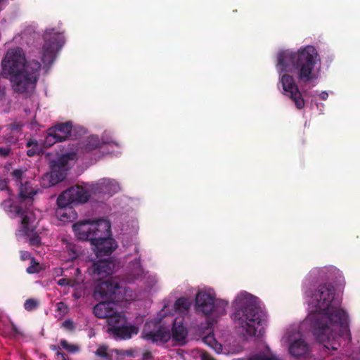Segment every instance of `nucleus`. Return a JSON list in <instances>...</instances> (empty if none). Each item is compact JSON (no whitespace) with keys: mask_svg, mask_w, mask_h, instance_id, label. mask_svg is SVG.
<instances>
[{"mask_svg":"<svg viewBox=\"0 0 360 360\" xmlns=\"http://www.w3.org/2000/svg\"><path fill=\"white\" fill-rule=\"evenodd\" d=\"M340 304L335 287L330 283L320 284L309 300L310 307L317 313L309 316L313 333L326 348L333 350L340 345L339 338L349 342L352 340L348 315Z\"/></svg>","mask_w":360,"mask_h":360,"instance_id":"nucleus-1","label":"nucleus"},{"mask_svg":"<svg viewBox=\"0 0 360 360\" xmlns=\"http://www.w3.org/2000/svg\"><path fill=\"white\" fill-rule=\"evenodd\" d=\"M1 65L14 92L25 97L31 96L39 79L40 62L36 59H26L23 50L17 47L8 49Z\"/></svg>","mask_w":360,"mask_h":360,"instance_id":"nucleus-2","label":"nucleus"},{"mask_svg":"<svg viewBox=\"0 0 360 360\" xmlns=\"http://www.w3.org/2000/svg\"><path fill=\"white\" fill-rule=\"evenodd\" d=\"M319 54L313 46H306L297 51H281L277 56V68L280 72L294 74L300 83H307L316 78L314 70Z\"/></svg>","mask_w":360,"mask_h":360,"instance_id":"nucleus-3","label":"nucleus"},{"mask_svg":"<svg viewBox=\"0 0 360 360\" xmlns=\"http://www.w3.org/2000/svg\"><path fill=\"white\" fill-rule=\"evenodd\" d=\"M75 237L82 241H89L97 257L110 255L117 244L110 237V224L105 219L90 222H77L72 226Z\"/></svg>","mask_w":360,"mask_h":360,"instance_id":"nucleus-4","label":"nucleus"},{"mask_svg":"<svg viewBox=\"0 0 360 360\" xmlns=\"http://www.w3.org/2000/svg\"><path fill=\"white\" fill-rule=\"evenodd\" d=\"M235 311L234 322L239 325L250 336L259 335L263 328L260 309L257 304L256 297L246 292L238 295L233 301Z\"/></svg>","mask_w":360,"mask_h":360,"instance_id":"nucleus-5","label":"nucleus"},{"mask_svg":"<svg viewBox=\"0 0 360 360\" xmlns=\"http://www.w3.org/2000/svg\"><path fill=\"white\" fill-rule=\"evenodd\" d=\"M129 290L120 276L110 277L100 282L95 288L94 296L103 300L120 302L127 300V294Z\"/></svg>","mask_w":360,"mask_h":360,"instance_id":"nucleus-6","label":"nucleus"},{"mask_svg":"<svg viewBox=\"0 0 360 360\" xmlns=\"http://www.w3.org/2000/svg\"><path fill=\"white\" fill-rule=\"evenodd\" d=\"M43 39L44 43L41 51V60L44 64L51 65L56 59L57 52L63 46L65 39L63 32L54 28L46 29Z\"/></svg>","mask_w":360,"mask_h":360,"instance_id":"nucleus-7","label":"nucleus"},{"mask_svg":"<svg viewBox=\"0 0 360 360\" xmlns=\"http://www.w3.org/2000/svg\"><path fill=\"white\" fill-rule=\"evenodd\" d=\"M13 211L22 219V231L30 237V245L39 246L41 244V238L35 231L36 217L34 212L30 210H24L20 205L13 206Z\"/></svg>","mask_w":360,"mask_h":360,"instance_id":"nucleus-8","label":"nucleus"},{"mask_svg":"<svg viewBox=\"0 0 360 360\" xmlns=\"http://www.w3.org/2000/svg\"><path fill=\"white\" fill-rule=\"evenodd\" d=\"M93 313L99 319H107L108 326L124 321V316L119 313L115 307V302H100L94 307Z\"/></svg>","mask_w":360,"mask_h":360,"instance_id":"nucleus-9","label":"nucleus"},{"mask_svg":"<svg viewBox=\"0 0 360 360\" xmlns=\"http://www.w3.org/2000/svg\"><path fill=\"white\" fill-rule=\"evenodd\" d=\"M283 91L294 102L296 108L299 110L305 106V101L302 94L295 84L294 77L289 74H283L280 79Z\"/></svg>","mask_w":360,"mask_h":360,"instance_id":"nucleus-10","label":"nucleus"},{"mask_svg":"<svg viewBox=\"0 0 360 360\" xmlns=\"http://www.w3.org/2000/svg\"><path fill=\"white\" fill-rule=\"evenodd\" d=\"M115 266V263L110 259H99L92 264L89 271L95 278L101 280L112 274Z\"/></svg>","mask_w":360,"mask_h":360,"instance_id":"nucleus-11","label":"nucleus"},{"mask_svg":"<svg viewBox=\"0 0 360 360\" xmlns=\"http://www.w3.org/2000/svg\"><path fill=\"white\" fill-rule=\"evenodd\" d=\"M195 310L205 316L212 314L214 310V297L205 292H199L195 297Z\"/></svg>","mask_w":360,"mask_h":360,"instance_id":"nucleus-12","label":"nucleus"},{"mask_svg":"<svg viewBox=\"0 0 360 360\" xmlns=\"http://www.w3.org/2000/svg\"><path fill=\"white\" fill-rule=\"evenodd\" d=\"M125 323L126 319H124L122 323L110 324L108 331L111 332L116 338L120 340L130 339L133 335L138 333L139 328L133 325H124Z\"/></svg>","mask_w":360,"mask_h":360,"instance_id":"nucleus-13","label":"nucleus"},{"mask_svg":"<svg viewBox=\"0 0 360 360\" xmlns=\"http://www.w3.org/2000/svg\"><path fill=\"white\" fill-rule=\"evenodd\" d=\"M94 189L95 193L110 196L120 190V186L114 179H102L95 185Z\"/></svg>","mask_w":360,"mask_h":360,"instance_id":"nucleus-14","label":"nucleus"},{"mask_svg":"<svg viewBox=\"0 0 360 360\" xmlns=\"http://www.w3.org/2000/svg\"><path fill=\"white\" fill-rule=\"evenodd\" d=\"M143 337L153 343L164 344L170 339V332L165 328L160 326L157 330L144 333Z\"/></svg>","mask_w":360,"mask_h":360,"instance_id":"nucleus-15","label":"nucleus"},{"mask_svg":"<svg viewBox=\"0 0 360 360\" xmlns=\"http://www.w3.org/2000/svg\"><path fill=\"white\" fill-rule=\"evenodd\" d=\"M67 190L74 205L86 202L90 198L89 191L82 186H75Z\"/></svg>","mask_w":360,"mask_h":360,"instance_id":"nucleus-16","label":"nucleus"},{"mask_svg":"<svg viewBox=\"0 0 360 360\" xmlns=\"http://www.w3.org/2000/svg\"><path fill=\"white\" fill-rule=\"evenodd\" d=\"M288 351L290 355L295 358L305 357L309 352V347L304 340L298 339L290 345Z\"/></svg>","mask_w":360,"mask_h":360,"instance_id":"nucleus-17","label":"nucleus"},{"mask_svg":"<svg viewBox=\"0 0 360 360\" xmlns=\"http://www.w3.org/2000/svg\"><path fill=\"white\" fill-rule=\"evenodd\" d=\"M72 129V124L68 121L64 123L58 124L51 128L49 131L54 133L58 137V140L64 141L68 139L70 135Z\"/></svg>","mask_w":360,"mask_h":360,"instance_id":"nucleus-18","label":"nucleus"},{"mask_svg":"<svg viewBox=\"0 0 360 360\" xmlns=\"http://www.w3.org/2000/svg\"><path fill=\"white\" fill-rule=\"evenodd\" d=\"M187 336V330L181 322H178L175 319L172 328V333L170 338L175 342H181L185 340Z\"/></svg>","mask_w":360,"mask_h":360,"instance_id":"nucleus-19","label":"nucleus"},{"mask_svg":"<svg viewBox=\"0 0 360 360\" xmlns=\"http://www.w3.org/2000/svg\"><path fill=\"white\" fill-rule=\"evenodd\" d=\"M19 187V198L21 200H30L32 201V197L37 193V191L32 188L30 181L20 183L18 184Z\"/></svg>","mask_w":360,"mask_h":360,"instance_id":"nucleus-20","label":"nucleus"},{"mask_svg":"<svg viewBox=\"0 0 360 360\" xmlns=\"http://www.w3.org/2000/svg\"><path fill=\"white\" fill-rule=\"evenodd\" d=\"M247 360H281L276 355L274 354L269 347L263 351L257 352L250 355Z\"/></svg>","mask_w":360,"mask_h":360,"instance_id":"nucleus-21","label":"nucleus"},{"mask_svg":"<svg viewBox=\"0 0 360 360\" xmlns=\"http://www.w3.org/2000/svg\"><path fill=\"white\" fill-rule=\"evenodd\" d=\"M56 214L60 221H66L75 219L76 212L72 207H67L65 208H57Z\"/></svg>","mask_w":360,"mask_h":360,"instance_id":"nucleus-22","label":"nucleus"},{"mask_svg":"<svg viewBox=\"0 0 360 360\" xmlns=\"http://www.w3.org/2000/svg\"><path fill=\"white\" fill-rule=\"evenodd\" d=\"M102 143L96 136H91L86 139L83 145V149L85 152L89 153L94 150L101 148Z\"/></svg>","mask_w":360,"mask_h":360,"instance_id":"nucleus-23","label":"nucleus"},{"mask_svg":"<svg viewBox=\"0 0 360 360\" xmlns=\"http://www.w3.org/2000/svg\"><path fill=\"white\" fill-rule=\"evenodd\" d=\"M23 124L22 122H13L9 124L8 129L11 131V134H13L11 136H8L7 141L11 143H15L18 139V134H20Z\"/></svg>","mask_w":360,"mask_h":360,"instance_id":"nucleus-24","label":"nucleus"},{"mask_svg":"<svg viewBox=\"0 0 360 360\" xmlns=\"http://www.w3.org/2000/svg\"><path fill=\"white\" fill-rule=\"evenodd\" d=\"M26 147L28 148L27 155L29 157L39 155L43 152L41 146L35 139H30L26 143Z\"/></svg>","mask_w":360,"mask_h":360,"instance_id":"nucleus-25","label":"nucleus"},{"mask_svg":"<svg viewBox=\"0 0 360 360\" xmlns=\"http://www.w3.org/2000/svg\"><path fill=\"white\" fill-rule=\"evenodd\" d=\"M56 203L58 206L57 208L72 207V205H74L67 189L59 195Z\"/></svg>","mask_w":360,"mask_h":360,"instance_id":"nucleus-26","label":"nucleus"},{"mask_svg":"<svg viewBox=\"0 0 360 360\" xmlns=\"http://www.w3.org/2000/svg\"><path fill=\"white\" fill-rule=\"evenodd\" d=\"M174 307L177 312L186 314L191 307V302L188 298L184 297H180L175 302Z\"/></svg>","mask_w":360,"mask_h":360,"instance_id":"nucleus-27","label":"nucleus"},{"mask_svg":"<svg viewBox=\"0 0 360 360\" xmlns=\"http://www.w3.org/2000/svg\"><path fill=\"white\" fill-rule=\"evenodd\" d=\"M229 302L224 300H215L214 299V310L212 314L216 316H220L226 314V308L228 306Z\"/></svg>","mask_w":360,"mask_h":360,"instance_id":"nucleus-28","label":"nucleus"},{"mask_svg":"<svg viewBox=\"0 0 360 360\" xmlns=\"http://www.w3.org/2000/svg\"><path fill=\"white\" fill-rule=\"evenodd\" d=\"M58 137L54 133L49 131V129H48L47 135L43 142V146L44 148H49L56 143L61 142V141L58 140Z\"/></svg>","mask_w":360,"mask_h":360,"instance_id":"nucleus-29","label":"nucleus"},{"mask_svg":"<svg viewBox=\"0 0 360 360\" xmlns=\"http://www.w3.org/2000/svg\"><path fill=\"white\" fill-rule=\"evenodd\" d=\"M72 155L70 153H68L66 155H63L60 157L58 160L56 162L53 168L58 167L60 170H66L67 165L69 160L72 159Z\"/></svg>","mask_w":360,"mask_h":360,"instance_id":"nucleus-30","label":"nucleus"},{"mask_svg":"<svg viewBox=\"0 0 360 360\" xmlns=\"http://www.w3.org/2000/svg\"><path fill=\"white\" fill-rule=\"evenodd\" d=\"M60 347L66 350L68 352L71 354H75L79 352L80 348L78 345L75 344H71L68 342V340L65 339H62L60 341Z\"/></svg>","mask_w":360,"mask_h":360,"instance_id":"nucleus-31","label":"nucleus"},{"mask_svg":"<svg viewBox=\"0 0 360 360\" xmlns=\"http://www.w3.org/2000/svg\"><path fill=\"white\" fill-rule=\"evenodd\" d=\"M106 345H100L95 352V355L104 360H110L111 356L108 353Z\"/></svg>","mask_w":360,"mask_h":360,"instance_id":"nucleus-32","label":"nucleus"},{"mask_svg":"<svg viewBox=\"0 0 360 360\" xmlns=\"http://www.w3.org/2000/svg\"><path fill=\"white\" fill-rule=\"evenodd\" d=\"M41 270L39 262L34 257L30 259V265L26 269V272L29 274H37Z\"/></svg>","mask_w":360,"mask_h":360,"instance_id":"nucleus-33","label":"nucleus"},{"mask_svg":"<svg viewBox=\"0 0 360 360\" xmlns=\"http://www.w3.org/2000/svg\"><path fill=\"white\" fill-rule=\"evenodd\" d=\"M39 306V302L34 298H29L24 303V308L28 311L36 310Z\"/></svg>","mask_w":360,"mask_h":360,"instance_id":"nucleus-34","label":"nucleus"},{"mask_svg":"<svg viewBox=\"0 0 360 360\" xmlns=\"http://www.w3.org/2000/svg\"><path fill=\"white\" fill-rule=\"evenodd\" d=\"M66 249H67V251L68 252L70 257L72 259H76L79 256V250L77 245H76L75 244L72 243H68L66 245Z\"/></svg>","mask_w":360,"mask_h":360,"instance_id":"nucleus-35","label":"nucleus"},{"mask_svg":"<svg viewBox=\"0 0 360 360\" xmlns=\"http://www.w3.org/2000/svg\"><path fill=\"white\" fill-rule=\"evenodd\" d=\"M49 347L52 351L56 352L57 359H60L61 360H69L68 355L60 351V346L56 345H51Z\"/></svg>","mask_w":360,"mask_h":360,"instance_id":"nucleus-36","label":"nucleus"},{"mask_svg":"<svg viewBox=\"0 0 360 360\" xmlns=\"http://www.w3.org/2000/svg\"><path fill=\"white\" fill-rule=\"evenodd\" d=\"M24 173H25V171L21 169H14L11 173V176L15 181L17 186H18V184L22 183Z\"/></svg>","mask_w":360,"mask_h":360,"instance_id":"nucleus-37","label":"nucleus"},{"mask_svg":"<svg viewBox=\"0 0 360 360\" xmlns=\"http://www.w3.org/2000/svg\"><path fill=\"white\" fill-rule=\"evenodd\" d=\"M65 170H60L57 171L56 168H53V171L51 174V177H56V182H59L63 181L65 178V173L64 172Z\"/></svg>","mask_w":360,"mask_h":360,"instance_id":"nucleus-38","label":"nucleus"},{"mask_svg":"<svg viewBox=\"0 0 360 360\" xmlns=\"http://www.w3.org/2000/svg\"><path fill=\"white\" fill-rule=\"evenodd\" d=\"M202 341L210 347L214 348V345H217V341L214 338L213 335H207L202 338Z\"/></svg>","mask_w":360,"mask_h":360,"instance_id":"nucleus-39","label":"nucleus"},{"mask_svg":"<svg viewBox=\"0 0 360 360\" xmlns=\"http://www.w3.org/2000/svg\"><path fill=\"white\" fill-rule=\"evenodd\" d=\"M63 327L68 330H73L75 328L74 322L70 319H67L63 323Z\"/></svg>","mask_w":360,"mask_h":360,"instance_id":"nucleus-40","label":"nucleus"},{"mask_svg":"<svg viewBox=\"0 0 360 360\" xmlns=\"http://www.w3.org/2000/svg\"><path fill=\"white\" fill-rule=\"evenodd\" d=\"M57 311L64 314L68 312V306L64 302H60L57 304Z\"/></svg>","mask_w":360,"mask_h":360,"instance_id":"nucleus-41","label":"nucleus"},{"mask_svg":"<svg viewBox=\"0 0 360 360\" xmlns=\"http://www.w3.org/2000/svg\"><path fill=\"white\" fill-rule=\"evenodd\" d=\"M20 257L22 261L30 260L33 257L27 251L21 250L20 251Z\"/></svg>","mask_w":360,"mask_h":360,"instance_id":"nucleus-42","label":"nucleus"},{"mask_svg":"<svg viewBox=\"0 0 360 360\" xmlns=\"http://www.w3.org/2000/svg\"><path fill=\"white\" fill-rule=\"evenodd\" d=\"M8 181L5 179H1L0 178V190L5 191L7 190L10 191L8 187Z\"/></svg>","mask_w":360,"mask_h":360,"instance_id":"nucleus-43","label":"nucleus"},{"mask_svg":"<svg viewBox=\"0 0 360 360\" xmlns=\"http://www.w3.org/2000/svg\"><path fill=\"white\" fill-rule=\"evenodd\" d=\"M11 153V149L8 148L0 147V155L2 157H6Z\"/></svg>","mask_w":360,"mask_h":360,"instance_id":"nucleus-44","label":"nucleus"},{"mask_svg":"<svg viewBox=\"0 0 360 360\" xmlns=\"http://www.w3.org/2000/svg\"><path fill=\"white\" fill-rule=\"evenodd\" d=\"M201 360H217L207 353H203L200 356Z\"/></svg>","mask_w":360,"mask_h":360,"instance_id":"nucleus-45","label":"nucleus"},{"mask_svg":"<svg viewBox=\"0 0 360 360\" xmlns=\"http://www.w3.org/2000/svg\"><path fill=\"white\" fill-rule=\"evenodd\" d=\"M58 284L61 286L68 285H69V280H68L66 278H61V279L58 280Z\"/></svg>","mask_w":360,"mask_h":360,"instance_id":"nucleus-46","label":"nucleus"},{"mask_svg":"<svg viewBox=\"0 0 360 360\" xmlns=\"http://www.w3.org/2000/svg\"><path fill=\"white\" fill-rule=\"evenodd\" d=\"M122 354L126 355L127 356H134V351L132 349H127L122 351L121 352Z\"/></svg>","mask_w":360,"mask_h":360,"instance_id":"nucleus-47","label":"nucleus"},{"mask_svg":"<svg viewBox=\"0 0 360 360\" xmlns=\"http://www.w3.org/2000/svg\"><path fill=\"white\" fill-rule=\"evenodd\" d=\"M152 358V354L150 352L148 351L143 354V359H150Z\"/></svg>","mask_w":360,"mask_h":360,"instance_id":"nucleus-48","label":"nucleus"},{"mask_svg":"<svg viewBox=\"0 0 360 360\" xmlns=\"http://www.w3.org/2000/svg\"><path fill=\"white\" fill-rule=\"evenodd\" d=\"M138 265H139L138 272H137V274H134V276L136 278H139L142 275V274H143V269L140 266L139 262H138Z\"/></svg>","mask_w":360,"mask_h":360,"instance_id":"nucleus-49","label":"nucleus"},{"mask_svg":"<svg viewBox=\"0 0 360 360\" xmlns=\"http://www.w3.org/2000/svg\"><path fill=\"white\" fill-rule=\"evenodd\" d=\"M328 94L326 91H322L320 94V98L322 100H326L328 98Z\"/></svg>","mask_w":360,"mask_h":360,"instance_id":"nucleus-50","label":"nucleus"},{"mask_svg":"<svg viewBox=\"0 0 360 360\" xmlns=\"http://www.w3.org/2000/svg\"><path fill=\"white\" fill-rule=\"evenodd\" d=\"M11 324H12V330H13L15 333H16V334L20 333V332L18 331V329L17 326H16L13 323H12Z\"/></svg>","mask_w":360,"mask_h":360,"instance_id":"nucleus-51","label":"nucleus"}]
</instances>
